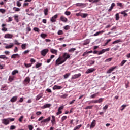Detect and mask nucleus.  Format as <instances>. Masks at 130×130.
Masks as SVG:
<instances>
[{
    "label": "nucleus",
    "mask_w": 130,
    "mask_h": 130,
    "mask_svg": "<svg viewBox=\"0 0 130 130\" xmlns=\"http://www.w3.org/2000/svg\"><path fill=\"white\" fill-rule=\"evenodd\" d=\"M13 11H15V12H20L21 11V9L19 8H17L16 7H14L13 8Z\"/></svg>",
    "instance_id": "29"
},
{
    "label": "nucleus",
    "mask_w": 130,
    "mask_h": 130,
    "mask_svg": "<svg viewBox=\"0 0 130 130\" xmlns=\"http://www.w3.org/2000/svg\"><path fill=\"white\" fill-rule=\"evenodd\" d=\"M13 21V18L12 17H8V23H10V22H12Z\"/></svg>",
    "instance_id": "57"
},
{
    "label": "nucleus",
    "mask_w": 130,
    "mask_h": 130,
    "mask_svg": "<svg viewBox=\"0 0 130 130\" xmlns=\"http://www.w3.org/2000/svg\"><path fill=\"white\" fill-rule=\"evenodd\" d=\"M58 35H62L63 31L62 30H59L57 32Z\"/></svg>",
    "instance_id": "47"
},
{
    "label": "nucleus",
    "mask_w": 130,
    "mask_h": 130,
    "mask_svg": "<svg viewBox=\"0 0 130 130\" xmlns=\"http://www.w3.org/2000/svg\"><path fill=\"white\" fill-rule=\"evenodd\" d=\"M41 66H42V63H37L36 65V68H40V67H41Z\"/></svg>",
    "instance_id": "55"
},
{
    "label": "nucleus",
    "mask_w": 130,
    "mask_h": 130,
    "mask_svg": "<svg viewBox=\"0 0 130 130\" xmlns=\"http://www.w3.org/2000/svg\"><path fill=\"white\" fill-rule=\"evenodd\" d=\"M64 30H70V25H66L63 27Z\"/></svg>",
    "instance_id": "54"
},
{
    "label": "nucleus",
    "mask_w": 130,
    "mask_h": 130,
    "mask_svg": "<svg viewBox=\"0 0 130 130\" xmlns=\"http://www.w3.org/2000/svg\"><path fill=\"white\" fill-rule=\"evenodd\" d=\"M24 66L26 68H30V67H32V64H31V63L27 64V63H25Z\"/></svg>",
    "instance_id": "38"
},
{
    "label": "nucleus",
    "mask_w": 130,
    "mask_h": 130,
    "mask_svg": "<svg viewBox=\"0 0 130 130\" xmlns=\"http://www.w3.org/2000/svg\"><path fill=\"white\" fill-rule=\"evenodd\" d=\"M14 77L13 76H9V80L10 81V82H12V81H13Z\"/></svg>",
    "instance_id": "62"
},
{
    "label": "nucleus",
    "mask_w": 130,
    "mask_h": 130,
    "mask_svg": "<svg viewBox=\"0 0 130 130\" xmlns=\"http://www.w3.org/2000/svg\"><path fill=\"white\" fill-rule=\"evenodd\" d=\"M110 50V49L109 48L107 49H102L101 51H100L98 53V55H100L101 54H103L105 52H106L107 51H109Z\"/></svg>",
    "instance_id": "5"
},
{
    "label": "nucleus",
    "mask_w": 130,
    "mask_h": 130,
    "mask_svg": "<svg viewBox=\"0 0 130 130\" xmlns=\"http://www.w3.org/2000/svg\"><path fill=\"white\" fill-rule=\"evenodd\" d=\"M51 106V104H46L44 106L42 107L43 109H45V108H49Z\"/></svg>",
    "instance_id": "16"
},
{
    "label": "nucleus",
    "mask_w": 130,
    "mask_h": 130,
    "mask_svg": "<svg viewBox=\"0 0 130 130\" xmlns=\"http://www.w3.org/2000/svg\"><path fill=\"white\" fill-rule=\"evenodd\" d=\"M128 87H130V83L127 82V83H125V88H127Z\"/></svg>",
    "instance_id": "63"
},
{
    "label": "nucleus",
    "mask_w": 130,
    "mask_h": 130,
    "mask_svg": "<svg viewBox=\"0 0 130 130\" xmlns=\"http://www.w3.org/2000/svg\"><path fill=\"white\" fill-rule=\"evenodd\" d=\"M70 76H71V73H68L65 74V75H64V79H68V78L70 77Z\"/></svg>",
    "instance_id": "32"
},
{
    "label": "nucleus",
    "mask_w": 130,
    "mask_h": 130,
    "mask_svg": "<svg viewBox=\"0 0 130 130\" xmlns=\"http://www.w3.org/2000/svg\"><path fill=\"white\" fill-rule=\"evenodd\" d=\"M58 15L56 14L54 15L51 19L50 21L52 23H55V22H56V18H58Z\"/></svg>",
    "instance_id": "6"
},
{
    "label": "nucleus",
    "mask_w": 130,
    "mask_h": 130,
    "mask_svg": "<svg viewBox=\"0 0 130 130\" xmlns=\"http://www.w3.org/2000/svg\"><path fill=\"white\" fill-rule=\"evenodd\" d=\"M103 100H104V98H101L98 100H94V103H101V102H103Z\"/></svg>",
    "instance_id": "12"
},
{
    "label": "nucleus",
    "mask_w": 130,
    "mask_h": 130,
    "mask_svg": "<svg viewBox=\"0 0 130 130\" xmlns=\"http://www.w3.org/2000/svg\"><path fill=\"white\" fill-rule=\"evenodd\" d=\"M76 48H72L68 50L69 52H74L76 50Z\"/></svg>",
    "instance_id": "40"
},
{
    "label": "nucleus",
    "mask_w": 130,
    "mask_h": 130,
    "mask_svg": "<svg viewBox=\"0 0 130 130\" xmlns=\"http://www.w3.org/2000/svg\"><path fill=\"white\" fill-rule=\"evenodd\" d=\"M20 57V55L18 54H14L11 56V58H19Z\"/></svg>",
    "instance_id": "22"
},
{
    "label": "nucleus",
    "mask_w": 130,
    "mask_h": 130,
    "mask_svg": "<svg viewBox=\"0 0 130 130\" xmlns=\"http://www.w3.org/2000/svg\"><path fill=\"white\" fill-rule=\"evenodd\" d=\"M34 31H35V32H38L39 33V32H40V29H39V28L37 27H34Z\"/></svg>",
    "instance_id": "43"
},
{
    "label": "nucleus",
    "mask_w": 130,
    "mask_h": 130,
    "mask_svg": "<svg viewBox=\"0 0 130 130\" xmlns=\"http://www.w3.org/2000/svg\"><path fill=\"white\" fill-rule=\"evenodd\" d=\"M12 47H14V43H10L9 45L6 46L5 48L10 49V48H12Z\"/></svg>",
    "instance_id": "17"
},
{
    "label": "nucleus",
    "mask_w": 130,
    "mask_h": 130,
    "mask_svg": "<svg viewBox=\"0 0 130 130\" xmlns=\"http://www.w3.org/2000/svg\"><path fill=\"white\" fill-rule=\"evenodd\" d=\"M13 121H15V118H8L2 120V122L3 124H4V125H8V124H10V122H12Z\"/></svg>",
    "instance_id": "2"
},
{
    "label": "nucleus",
    "mask_w": 130,
    "mask_h": 130,
    "mask_svg": "<svg viewBox=\"0 0 130 130\" xmlns=\"http://www.w3.org/2000/svg\"><path fill=\"white\" fill-rule=\"evenodd\" d=\"M23 118H24V116H21L19 117L18 120L19 121V122H22V120L23 119Z\"/></svg>",
    "instance_id": "56"
},
{
    "label": "nucleus",
    "mask_w": 130,
    "mask_h": 130,
    "mask_svg": "<svg viewBox=\"0 0 130 130\" xmlns=\"http://www.w3.org/2000/svg\"><path fill=\"white\" fill-rule=\"evenodd\" d=\"M50 119H51V117L50 116L48 117L47 118L45 119L40 122L41 123H46V122L48 123L50 121Z\"/></svg>",
    "instance_id": "7"
},
{
    "label": "nucleus",
    "mask_w": 130,
    "mask_h": 130,
    "mask_svg": "<svg viewBox=\"0 0 130 130\" xmlns=\"http://www.w3.org/2000/svg\"><path fill=\"white\" fill-rule=\"evenodd\" d=\"M108 108V105H106L103 108V109L104 110L105 112L106 111V110Z\"/></svg>",
    "instance_id": "48"
},
{
    "label": "nucleus",
    "mask_w": 130,
    "mask_h": 130,
    "mask_svg": "<svg viewBox=\"0 0 130 130\" xmlns=\"http://www.w3.org/2000/svg\"><path fill=\"white\" fill-rule=\"evenodd\" d=\"M64 14L67 16H70V15H71V12H70V11H66Z\"/></svg>",
    "instance_id": "60"
},
{
    "label": "nucleus",
    "mask_w": 130,
    "mask_h": 130,
    "mask_svg": "<svg viewBox=\"0 0 130 130\" xmlns=\"http://www.w3.org/2000/svg\"><path fill=\"white\" fill-rule=\"evenodd\" d=\"M62 88L61 86L54 85L53 87V90H60Z\"/></svg>",
    "instance_id": "15"
},
{
    "label": "nucleus",
    "mask_w": 130,
    "mask_h": 130,
    "mask_svg": "<svg viewBox=\"0 0 130 130\" xmlns=\"http://www.w3.org/2000/svg\"><path fill=\"white\" fill-rule=\"evenodd\" d=\"M60 19L62 21V22H64V23H67V22H68V18L64 17L63 15H61L60 16Z\"/></svg>",
    "instance_id": "9"
},
{
    "label": "nucleus",
    "mask_w": 130,
    "mask_h": 130,
    "mask_svg": "<svg viewBox=\"0 0 130 130\" xmlns=\"http://www.w3.org/2000/svg\"><path fill=\"white\" fill-rule=\"evenodd\" d=\"M43 96V94L42 93H40L36 97V100L38 101V100H39L40 98H42V96Z\"/></svg>",
    "instance_id": "20"
},
{
    "label": "nucleus",
    "mask_w": 130,
    "mask_h": 130,
    "mask_svg": "<svg viewBox=\"0 0 130 130\" xmlns=\"http://www.w3.org/2000/svg\"><path fill=\"white\" fill-rule=\"evenodd\" d=\"M82 127V124H80L79 125H77L75 126L74 128L77 130V129H80Z\"/></svg>",
    "instance_id": "42"
},
{
    "label": "nucleus",
    "mask_w": 130,
    "mask_h": 130,
    "mask_svg": "<svg viewBox=\"0 0 130 130\" xmlns=\"http://www.w3.org/2000/svg\"><path fill=\"white\" fill-rule=\"evenodd\" d=\"M71 57V55L67 53H64L62 57H59L56 60V65L59 66V64H62L63 62H66L67 59H69Z\"/></svg>",
    "instance_id": "1"
},
{
    "label": "nucleus",
    "mask_w": 130,
    "mask_h": 130,
    "mask_svg": "<svg viewBox=\"0 0 130 130\" xmlns=\"http://www.w3.org/2000/svg\"><path fill=\"white\" fill-rule=\"evenodd\" d=\"M90 43V40L87 39L84 41V43H83L84 45H87V44H89Z\"/></svg>",
    "instance_id": "34"
},
{
    "label": "nucleus",
    "mask_w": 130,
    "mask_h": 130,
    "mask_svg": "<svg viewBox=\"0 0 130 130\" xmlns=\"http://www.w3.org/2000/svg\"><path fill=\"white\" fill-rule=\"evenodd\" d=\"M8 89V86L6 85H3L1 86V91H6Z\"/></svg>",
    "instance_id": "18"
},
{
    "label": "nucleus",
    "mask_w": 130,
    "mask_h": 130,
    "mask_svg": "<svg viewBox=\"0 0 130 130\" xmlns=\"http://www.w3.org/2000/svg\"><path fill=\"white\" fill-rule=\"evenodd\" d=\"M86 102H88V104L90 105L91 104V103H95V101L94 100L88 101H87Z\"/></svg>",
    "instance_id": "61"
},
{
    "label": "nucleus",
    "mask_w": 130,
    "mask_h": 130,
    "mask_svg": "<svg viewBox=\"0 0 130 130\" xmlns=\"http://www.w3.org/2000/svg\"><path fill=\"white\" fill-rule=\"evenodd\" d=\"M98 94H99V92H96L93 94H92L90 96V98L91 99H94V98H96V97H97V95H98Z\"/></svg>",
    "instance_id": "23"
},
{
    "label": "nucleus",
    "mask_w": 130,
    "mask_h": 130,
    "mask_svg": "<svg viewBox=\"0 0 130 130\" xmlns=\"http://www.w3.org/2000/svg\"><path fill=\"white\" fill-rule=\"evenodd\" d=\"M62 113V112L60 110L58 109V112L56 113V115H59V114H61Z\"/></svg>",
    "instance_id": "49"
},
{
    "label": "nucleus",
    "mask_w": 130,
    "mask_h": 130,
    "mask_svg": "<svg viewBox=\"0 0 130 130\" xmlns=\"http://www.w3.org/2000/svg\"><path fill=\"white\" fill-rule=\"evenodd\" d=\"M48 13V9H47V8H46V9L44 10V14H45V16H47Z\"/></svg>",
    "instance_id": "50"
},
{
    "label": "nucleus",
    "mask_w": 130,
    "mask_h": 130,
    "mask_svg": "<svg viewBox=\"0 0 130 130\" xmlns=\"http://www.w3.org/2000/svg\"><path fill=\"white\" fill-rule=\"evenodd\" d=\"M81 75L82 74H81V73H79L78 74H75L72 76V79L73 80L75 79H77V78H80V77H81Z\"/></svg>",
    "instance_id": "11"
},
{
    "label": "nucleus",
    "mask_w": 130,
    "mask_h": 130,
    "mask_svg": "<svg viewBox=\"0 0 130 130\" xmlns=\"http://www.w3.org/2000/svg\"><path fill=\"white\" fill-rule=\"evenodd\" d=\"M114 7H115V3H113L111 4V6L110 9H108V12H111V11H112V10L113 9V8H114Z\"/></svg>",
    "instance_id": "21"
},
{
    "label": "nucleus",
    "mask_w": 130,
    "mask_h": 130,
    "mask_svg": "<svg viewBox=\"0 0 130 130\" xmlns=\"http://www.w3.org/2000/svg\"><path fill=\"white\" fill-rule=\"evenodd\" d=\"M117 66H114V67H111L110 69H109L107 71V74H110V73H112V72H113V71H114L115 69H117Z\"/></svg>",
    "instance_id": "8"
},
{
    "label": "nucleus",
    "mask_w": 130,
    "mask_h": 130,
    "mask_svg": "<svg viewBox=\"0 0 130 130\" xmlns=\"http://www.w3.org/2000/svg\"><path fill=\"white\" fill-rule=\"evenodd\" d=\"M76 6L77 7H82V8H85V7H86V4H84V3H76Z\"/></svg>",
    "instance_id": "13"
},
{
    "label": "nucleus",
    "mask_w": 130,
    "mask_h": 130,
    "mask_svg": "<svg viewBox=\"0 0 130 130\" xmlns=\"http://www.w3.org/2000/svg\"><path fill=\"white\" fill-rule=\"evenodd\" d=\"M28 128L29 130H33V128H34V127L32 125H28Z\"/></svg>",
    "instance_id": "59"
},
{
    "label": "nucleus",
    "mask_w": 130,
    "mask_h": 130,
    "mask_svg": "<svg viewBox=\"0 0 130 130\" xmlns=\"http://www.w3.org/2000/svg\"><path fill=\"white\" fill-rule=\"evenodd\" d=\"M0 13H2V14H5L6 13L5 9H4L3 8L0 9Z\"/></svg>",
    "instance_id": "45"
},
{
    "label": "nucleus",
    "mask_w": 130,
    "mask_h": 130,
    "mask_svg": "<svg viewBox=\"0 0 130 130\" xmlns=\"http://www.w3.org/2000/svg\"><path fill=\"white\" fill-rule=\"evenodd\" d=\"M17 99H18L17 96H13L11 99L10 102H16V101H17Z\"/></svg>",
    "instance_id": "19"
},
{
    "label": "nucleus",
    "mask_w": 130,
    "mask_h": 130,
    "mask_svg": "<svg viewBox=\"0 0 130 130\" xmlns=\"http://www.w3.org/2000/svg\"><path fill=\"white\" fill-rule=\"evenodd\" d=\"M95 126H96V120H93L91 123L90 127V128H93V127H95Z\"/></svg>",
    "instance_id": "14"
},
{
    "label": "nucleus",
    "mask_w": 130,
    "mask_h": 130,
    "mask_svg": "<svg viewBox=\"0 0 130 130\" xmlns=\"http://www.w3.org/2000/svg\"><path fill=\"white\" fill-rule=\"evenodd\" d=\"M120 14H121V15H123L124 17H127V16H128L127 13H126V12H125V11H122L120 13Z\"/></svg>",
    "instance_id": "35"
},
{
    "label": "nucleus",
    "mask_w": 130,
    "mask_h": 130,
    "mask_svg": "<svg viewBox=\"0 0 130 130\" xmlns=\"http://www.w3.org/2000/svg\"><path fill=\"white\" fill-rule=\"evenodd\" d=\"M102 33H104V30H102L101 31H98L96 33L94 34L93 35V36H98V35H99V34H101Z\"/></svg>",
    "instance_id": "30"
},
{
    "label": "nucleus",
    "mask_w": 130,
    "mask_h": 130,
    "mask_svg": "<svg viewBox=\"0 0 130 130\" xmlns=\"http://www.w3.org/2000/svg\"><path fill=\"white\" fill-rule=\"evenodd\" d=\"M67 118H68V117H67L66 116H64L61 118V122H63V121H64V120H66L67 119Z\"/></svg>",
    "instance_id": "41"
},
{
    "label": "nucleus",
    "mask_w": 130,
    "mask_h": 130,
    "mask_svg": "<svg viewBox=\"0 0 130 130\" xmlns=\"http://www.w3.org/2000/svg\"><path fill=\"white\" fill-rule=\"evenodd\" d=\"M30 61L31 62L30 64H31V66H32V64L35 63V62H36V60H35L34 58H31L30 60Z\"/></svg>",
    "instance_id": "36"
},
{
    "label": "nucleus",
    "mask_w": 130,
    "mask_h": 130,
    "mask_svg": "<svg viewBox=\"0 0 130 130\" xmlns=\"http://www.w3.org/2000/svg\"><path fill=\"white\" fill-rule=\"evenodd\" d=\"M18 73H19V71L17 70H15L12 72L11 74L12 75V76H15V75Z\"/></svg>",
    "instance_id": "28"
},
{
    "label": "nucleus",
    "mask_w": 130,
    "mask_h": 130,
    "mask_svg": "<svg viewBox=\"0 0 130 130\" xmlns=\"http://www.w3.org/2000/svg\"><path fill=\"white\" fill-rule=\"evenodd\" d=\"M27 46V44H23L21 45L22 49H26V47Z\"/></svg>",
    "instance_id": "39"
},
{
    "label": "nucleus",
    "mask_w": 130,
    "mask_h": 130,
    "mask_svg": "<svg viewBox=\"0 0 130 130\" xmlns=\"http://www.w3.org/2000/svg\"><path fill=\"white\" fill-rule=\"evenodd\" d=\"M121 42V40H116V41H114L113 43H112V44H116V43H119V42Z\"/></svg>",
    "instance_id": "44"
},
{
    "label": "nucleus",
    "mask_w": 130,
    "mask_h": 130,
    "mask_svg": "<svg viewBox=\"0 0 130 130\" xmlns=\"http://www.w3.org/2000/svg\"><path fill=\"white\" fill-rule=\"evenodd\" d=\"M41 37H42V38H43L44 39H45V38L47 37V35H46V34L42 33L41 34Z\"/></svg>",
    "instance_id": "33"
},
{
    "label": "nucleus",
    "mask_w": 130,
    "mask_h": 130,
    "mask_svg": "<svg viewBox=\"0 0 130 130\" xmlns=\"http://www.w3.org/2000/svg\"><path fill=\"white\" fill-rule=\"evenodd\" d=\"M50 52H51V53H53V54H56V55H57V50L51 49L50 50Z\"/></svg>",
    "instance_id": "26"
},
{
    "label": "nucleus",
    "mask_w": 130,
    "mask_h": 130,
    "mask_svg": "<svg viewBox=\"0 0 130 130\" xmlns=\"http://www.w3.org/2000/svg\"><path fill=\"white\" fill-rule=\"evenodd\" d=\"M93 106H88L85 108V109H92L93 108Z\"/></svg>",
    "instance_id": "52"
},
{
    "label": "nucleus",
    "mask_w": 130,
    "mask_h": 130,
    "mask_svg": "<svg viewBox=\"0 0 130 130\" xmlns=\"http://www.w3.org/2000/svg\"><path fill=\"white\" fill-rule=\"evenodd\" d=\"M112 60V58H109L108 59H106L105 60V62H109V61H111Z\"/></svg>",
    "instance_id": "51"
},
{
    "label": "nucleus",
    "mask_w": 130,
    "mask_h": 130,
    "mask_svg": "<svg viewBox=\"0 0 130 130\" xmlns=\"http://www.w3.org/2000/svg\"><path fill=\"white\" fill-rule=\"evenodd\" d=\"M115 18H116V21H118V20H119V13L116 14Z\"/></svg>",
    "instance_id": "37"
},
{
    "label": "nucleus",
    "mask_w": 130,
    "mask_h": 130,
    "mask_svg": "<svg viewBox=\"0 0 130 130\" xmlns=\"http://www.w3.org/2000/svg\"><path fill=\"white\" fill-rule=\"evenodd\" d=\"M52 119L51 120L52 126H54L56 125V119H55V116L52 115Z\"/></svg>",
    "instance_id": "3"
},
{
    "label": "nucleus",
    "mask_w": 130,
    "mask_h": 130,
    "mask_svg": "<svg viewBox=\"0 0 130 130\" xmlns=\"http://www.w3.org/2000/svg\"><path fill=\"white\" fill-rule=\"evenodd\" d=\"M93 72H95V69L94 68H90L87 69L86 71V74H90V73H93Z\"/></svg>",
    "instance_id": "10"
},
{
    "label": "nucleus",
    "mask_w": 130,
    "mask_h": 130,
    "mask_svg": "<svg viewBox=\"0 0 130 130\" xmlns=\"http://www.w3.org/2000/svg\"><path fill=\"white\" fill-rule=\"evenodd\" d=\"M24 82H30V77H26Z\"/></svg>",
    "instance_id": "58"
},
{
    "label": "nucleus",
    "mask_w": 130,
    "mask_h": 130,
    "mask_svg": "<svg viewBox=\"0 0 130 130\" xmlns=\"http://www.w3.org/2000/svg\"><path fill=\"white\" fill-rule=\"evenodd\" d=\"M48 51H49L48 49H45L42 50L41 52V55H42V56H45V55L48 53Z\"/></svg>",
    "instance_id": "4"
},
{
    "label": "nucleus",
    "mask_w": 130,
    "mask_h": 130,
    "mask_svg": "<svg viewBox=\"0 0 130 130\" xmlns=\"http://www.w3.org/2000/svg\"><path fill=\"white\" fill-rule=\"evenodd\" d=\"M10 130H14V129H16V126L15 125H11L10 127Z\"/></svg>",
    "instance_id": "53"
},
{
    "label": "nucleus",
    "mask_w": 130,
    "mask_h": 130,
    "mask_svg": "<svg viewBox=\"0 0 130 130\" xmlns=\"http://www.w3.org/2000/svg\"><path fill=\"white\" fill-rule=\"evenodd\" d=\"M126 61H127V60H123L121 63V66L122 67V66H123L124 64V63H125V62H126Z\"/></svg>",
    "instance_id": "64"
},
{
    "label": "nucleus",
    "mask_w": 130,
    "mask_h": 130,
    "mask_svg": "<svg viewBox=\"0 0 130 130\" xmlns=\"http://www.w3.org/2000/svg\"><path fill=\"white\" fill-rule=\"evenodd\" d=\"M61 98H63V99H66L68 97V94H64L60 96Z\"/></svg>",
    "instance_id": "46"
},
{
    "label": "nucleus",
    "mask_w": 130,
    "mask_h": 130,
    "mask_svg": "<svg viewBox=\"0 0 130 130\" xmlns=\"http://www.w3.org/2000/svg\"><path fill=\"white\" fill-rule=\"evenodd\" d=\"M14 20L16 22V23L19 22V16L18 15H14Z\"/></svg>",
    "instance_id": "27"
},
{
    "label": "nucleus",
    "mask_w": 130,
    "mask_h": 130,
    "mask_svg": "<svg viewBox=\"0 0 130 130\" xmlns=\"http://www.w3.org/2000/svg\"><path fill=\"white\" fill-rule=\"evenodd\" d=\"M13 35H11L10 34H6L4 36V38H12Z\"/></svg>",
    "instance_id": "24"
},
{
    "label": "nucleus",
    "mask_w": 130,
    "mask_h": 130,
    "mask_svg": "<svg viewBox=\"0 0 130 130\" xmlns=\"http://www.w3.org/2000/svg\"><path fill=\"white\" fill-rule=\"evenodd\" d=\"M80 16L82 18H87V17H88V14H87V13H81L80 14Z\"/></svg>",
    "instance_id": "25"
},
{
    "label": "nucleus",
    "mask_w": 130,
    "mask_h": 130,
    "mask_svg": "<svg viewBox=\"0 0 130 130\" xmlns=\"http://www.w3.org/2000/svg\"><path fill=\"white\" fill-rule=\"evenodd\" d=\"M0 59H8V57H6L5 55H1Z\"/></svg>",
    "instance_id": "31"
}]
</instances>
